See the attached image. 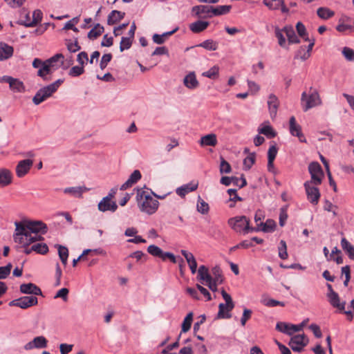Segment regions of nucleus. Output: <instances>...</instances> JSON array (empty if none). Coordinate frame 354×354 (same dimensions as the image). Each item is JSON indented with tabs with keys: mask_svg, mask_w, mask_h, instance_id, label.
<instances>
[{
	"mask_svg": "<svg viewBox=\"0 0 354 354\" xmlns=\"http://www.w3.org/2000/svg\"><path fill=\"white\" fill-rule=\"evenodd\" d=\"M15 231L13 239L15 243L22 245L23 247L29 246L44 238L39 233L44 234L47 232V225L40 221H16Z\"/></svg>",
	"mask_w": 354,
	"mask_h": 354,
	"instance_id": "obj_1",
	"label": "nucleus"
},
{
	"mask_svg": "<svg viewBox=\"0 0 354 354\" xmlns=\"http://www.w3.org/2000/svg\"><path fill=\"white\" fill-rule=\"evenodd\" d=\"M136 200L140 210L149 215L154 214L159 206V202L145 191L138 190Z\"/></svg>",
	"mask_w": 354,
	"mask_h": 354,
	"instance_id": "obj_2",
	"label": "nucleus"
},
{
	"mask_svg": "<svg viewBox=\"0 0 354 354\" xmlns=\"http://www.w3.org/2000/svg\"><path fill=\"white\" fill-rule=\"evenodd\" d=\"M228 225L236 232H243L246 234L251 232L252 227H250V221L245 216H237L228 219Z\"/></svg>",
	"mask_w": 354,
	"mask_h": 354,
	"instance_id": "obj_3",
	"label": "nucleus"
},
{
	"mask_svg": "<svg viewBox=\"0 0 354 354\" xmlns=\"http://www.w3.org/2000/svg\"><path fill=\"white\" fill-rule=\"evenodd\" d=\"M301 101L303 110L304 111H307L308 110L322 104L319 95L315 90L310 94H307L305 91L303 92L301 94Z\"/></svg>",
	"mask_w": 354,
	"mask_h": 354,
	"instance_id": "obj_4",
	"label": "nucleus"
},
{
	"mask_svg": "<svg viewBox=\"0 0 354 354\" xmlns=\"http://www.w3.org/2000/svg\"><path fill=\"white\" fill-rule=\"evenodd\" d=\"M308 200L313 205H317L320 198V192L314 182L306 181L304 184Z\"/></svg>",
	"mask_w": 354,
	"mask_h": 354,
	"instance_id": "obj_5",
	"label": "nucleus"
},
{
	"mask_svg": "<svg viewBox=\"0 0 354 354\" xmlns=\"http://www.w3.org/2000/svg\"><path fill=\"white\" fill-rule=\"evenodd\" d=\"M308 171L311 176L310 182H314L315 185H319L322 182L324 172L320 164L313 162L308 166Z\"/></svg>",
	"mask_w": 354,
	"mask_h": 354,
	"instance_id": "obj_6",
	"label": "nucleus"
},
{
	"mask_svg": "<svg viewBox=\"0 0 354 354\" xmlns=\"http://www.w3.org/2000/svg\"><path fill=\"white\" fill-rule=\"evenodd\" d=\"M55 92L56 91H55L50 84L45 86L37 91L32 97V102L35 105H39L48 97H51Z\"/></svg>",
	"mask_w": 354,
	"mask_h": 354,
	"instance_id": "obj_7",
	"label": "nucleus"
},
{
	"mask_svg": "<svg viewBox=\"0 0 354 354\" xmlns=\"http://www.w3.org/2000/svg\"><path fill=\"white\" fill-rule=\"evenodd\" d=\"M0 82L8 83L10 90L13 92L24 93L26 91V87L23 82L19 79L14 78L11 76L4 75L0 77Z\"/></svg>",
	"mask_w": 354,
	"mask_h": 354,
	"instance_id": "obj_8",
	"label": "nucleus"
},
{
	"mask_svg": "<svg viewBox=\"0 0 354 354\" xmlns=\"http://www.w3.org/2000/svg\"><path fill=\"white\" fill-rule=\"evenodd\" d=\"M38 299L35 296H24L14 299L9 303L10 306H17L22 309H26L37 304Z\"/></svg>",
	"mask_w": 354,
	"mask_h": 354,
	"instance_id": "obj_9",
	"label": "nucleus"
},
{
	"mask_svg": "<svg viewBox=\"0 0 354 354\" xmlns=\"http://www.w3.org/2000/svg\"><path fill=\"white\" fill-rule=\"evenodd\" d=\"M308 342L307 337L303 335H296L291 337L289 346L293 351L300 352Z\"/></svg>",
	"mask_w": 354,
	"mask_h": 354,
	"instance_id": "obj_10",
	"label": "nucleus"
},
{
	"mask_svg": "<svg viewBox=\"0 0 354 354\" xmlns=\"http://www.w3.org/2000/svg\"><path fill=\"white\" fill-rule=\"evenodd\" d=\"M290 133L292 136H297L301 142H306V140L301 132V127L296 122L294 116H291L289 120Z\"/></svg>",
	"mask_w": 354,
	"mask_h": 354,
	"instance_id": "obj_11",
	"label": "nucleus"
},
{
	"mask_svg": "<svg viewBox=\"0 0 354 354\" xmlns=\"http://www.w3.org/2000/svg\"><path fill=\"white\" fill-rule=\"evenodd\" d=\"M192 12L199 18L212 17V6H195L192 7Z\"/></svg>",
	"mask_w": 354,
	"mask_h": 354,
	"instance_id": "obj_12",
	"label": "nucleus"
},
{
	"mask_svg": "<svg viewBox=\"0 0 354 354\" xmlns=\"http://www.w3.org/2000/svg\"><path fill=\"white\" fill-rule=\"evenodd\" d=\"M48 341L44 336L35 337L32 341L28 342L24 348L27 351L33 348H45L47 347Z\"/></svg>",
	"mask_w": 354,
	"mask_h": 354,
	"instance_id": "obj_13",
	"label": "nucleus"
},
{
	"mask_svg": "<svg viewBox=\"0 0 354 354\" xmlns=\"http://www.w3.org/2000/svg\"><path fill=\"white\" fill-rule=\"evenodd\" d=\"M33 165V160L25 159L18 162L16 167V174L19 178L24 176L30 171Z\"/></svg>",
	"mask_w": 354,
	"mask_h": 354,
	"instance_id": "obj_14",
	"label": "nucleus"
},
{
	"mask_svg": "<svg viewBox=\"0 0 354 354\" xmlns=\"http://www.w3.org/2000/svg\"><path fill=\"white\" fill-rule=\"evenodd\" d=\"M98 209L100 212H114L118 209V205L115 201H113L108 198H103L97 205Z\"/></svg>",
	"mask_w": 354,
	"mask_h": 354,
	"instance_id": "obj_15",
	"label": "nucleus"
},
{
	"mask_svg": "<svg viewBox=\"0 0 354 354\" xmlns=\"http://www.w3.org/2000/svg\"><path fill=\"white\" fill-rule=\"evenodd\" d=\"M263 3L271 10L281 8L283 13H288L289 9L285 6L283 0H263Z\"/></svg>",
	"mask_w": 354,
	"mask_h": 354,
	"instance_id": "obj_16",
	"label": "nucleus"
},
{
	"mask_svg": "<svg viewBox=\"0 0 354 354\" xmlns=\"http://www.w3.org/2000/svg\"><path fill=\"white\" fill-rule=\"evenodd\" d=\"M20 291L23 294L41 295V289L32 283H23L20 286Z\"/></svg>",
	"mask_w": 354,
	"mask_h": 354,
	"instance_id": "obj_17",
	"label": "nucleus"
},
{
	"mask_svg": "<svg viewBox=\"0 0 354 354\" xmlns=\"http://www.w3.org/2000/svg\"><path fill=\"white\" fill-rule=\"evenodd\" d=\"M183 84L189 89L194 90L198 87L199 82L194 71L189 72L183 79Z\"/></svg>",
	"mask_w": 354,
	"mask_h": 354,
	"instance_id": "obj_18",
	"label": "nucleus"
},
{
	"mask_svg": "<svg viewBox=\"0 0 354 354\" xmlns=\"http://www.w3.org/2000/svg\"><path fill=\"white\" fill-rule=\"evenodd\" d=\"M142 177L141 173L139 170L136 169L133 171L129 178L125 183H124L121 187L120 190H126L129 187H131L133 185L136 184Z\"/></svg>",
	"mask_w": 354,
	"mask_h": 354,
	"instance_id": "obj_19",
	"label": "nucleus"
},
{
	"mask_svg": "<svg viewBox=\"0 0 354 354\" xmlns=\"http://www.w3.org/2000/svg\"><path fill=\"white\" fill-rule=\"evenodd\" d=\"M88 190L85 186H77V187H66L63 189V192L66 194H69L75 198H82L84 192Z\"/></svg>",
	"mask_w": 354,
	"mask_h": 354,
	"instance_id": "obj_20",
	"label": "nucleus"
},
{
	"mask_svg": "<svg viewBox=\"0 0 354 354\" xmlns=\"http://www.w3.org/2000/svg\"><path fill=\"white\" fill-rule=\"evenodd\" d=\"M13 47L5 42H0V62L8 59L13 55Z\"/></svg>",
	"mask_w": 354,
	"mask_h": 354,
	"instance_id": "obj_21",
	"label": "nucleus"
},
{
	"mask_svg": "<svg viewBox=\"0 0 354 354\" xmlns=\"http://www.w3.org/2000/svg\"><path fill=\"white\" fill-rule=\"evenodd\" d=\"M279 105L278 97L274 94H270L268 97V106L271 118H274L277 115Z\"/></svg>",
	"mask_w": 354,
	"mask_h": 354,
	"instance_id": "obj_22",
	"label": "nucleus"
},
{
	"mask_svg": "<svg viewBox=\"0 0 354 354\" xmlns=\"http://www.w3.org/2000/svg\"><path fill=\"white\" fill-rule=\"evenodd\" d=\"M42 17V12L40 10L37 9L32 12V19L31 21L20 22L19 24L25 26L26 27H34L41 21Z\"/></svg>",
	"mask_w": 354,
	"mask_h": 354,
	"instance_id": "obj_23",
	"label": "nucleus"
},
{
	"mask_svg": "<svg viewBox=\"0 0 354 354\" xmlns=\"http://www.w3.org/2000/svg\"><path fill=\"white\" fill-rule=\"evenodd\" d=\"M209 23L206 21L198 20L189 24V30L194 33H199L204 31L209 26Z\"/></svg>",
	"mask_w": 354,
	"mask_h": 354,
	"instance_id": "obj_24",
	"label": "nucleus"
},
{
	"mask_svg": "<svg viewBox=\"0 0 354 354\" xmlns=\"http://www.w3.org/2000/svg\"><path fill=\"white\" fill-rule=\"evenodd\" d=\"M198 279L202 283L209 282L212 278L209 272V269L205 266H201L198 270Z\"/></svg>",
	"mask_w": 354,
	"mask_h": 354,
	"instance_id": "obj_25",
	"label": "nucleus"
},
{
	"mask_svg": "<svg viewBox=\"0 0 354 354\" xmlns=\"http://www.w3.org/2000/svg\"><path fill=\"white\" fill-rule=\"evenodd\" d=\"M328 297L330 304L335 308H338L339 310H344L345 302L340 303L339 297L337 292H332V293H328Z\"/></svg>",
	"mask_w": 354,
	"mask_h": 354,
	"instance_id": "obj_26",
	"label": "nucleus"
},
{
	"mask_svg": "<svg viewBox=\"0 0 354 354\" xmlns=\"http://www.w3.org/2000/svg\"><path fill=\"white\" fill-rule=\"evenodd\" d=\"M276 228V223L272 219H268L263 224V227H254L251 229L252 232H263L265 233L272 232Z\"/></svg>",
	"mask_w": 354,
	"mask_h": 354,
	"instance_id": "obj_27",
	"label": "nucleus"
},
{
	"mask_svg": "<svg viewBox=\"0 0 354 354\" xmlns=\"http://www.w3.org/2000/svg\"><path fill=\"white\" fill-rule=\"evenodd\" d=\"M125 13L116 10H112L107 18V24L109 25H113L124 17Z\"/></svg>",
	"mask_w": 354,
	"mask_h": 354,
	"instance_id": "obj_28",
	"label": "nucleus"
},
{
	"mask_svg": "<svg viewBox=\"0 0 354 354\" xmlns=\"http://www.w3.org/2000/svg\"><path fill=\"white\" fill-rule=\"evenodd\" d=\"M12 173L7 169H0V186L5 187L12 183Z\"/></svg>",
	"mask_w": 354,
	"mask_h": 354,
	"instance_id": "obj_29",
	"label": "nucleus"
},
{
	"mask_svg": "<svg viewBox=\"0 0 354 354\" xmlns=\"http://www.w3.org/2000/svg\"><path fill=\"white\" fill-rule=\"evenodd\" d=\"M284 33L286 34L289 44H298L300 40L296 35L294 28L290 26L283 27Z\"/></svg>",
	"mask_w": 354,
	"mask_h": 354,
	"instance_id": "obj_30",
	"label": "nucleus"
},
{
	"mask_svg": "<svg viewBox=\"0 0 354 354\" xmlns=\"http://www.w3.org/2000/svg\"><path fill=\"white\" fill-rule=\"evenodd\" d=\"M341 246L348 258L354 261V246L346 238L342 239Z\"/></svg>",
	"mask_w": 354,
	"mask_h": 354,
	"instance_id": "obj_31",
	"label": "nucleus"
},
{
	"mask_svg": "<svg viewBox=\"0 0 354 354\" xmlns=\"http://www.w3.org/2000/svg\"><path fill=\"white\" fill-rule=\"evenodd\" d=\"M55 70V68H53L49 65L46 64L38 70L37 75L41 77L44 81H49L50 78L48 75H51Z\"/></svg>",
	"mask_w": 354,
	"mask_h": 354,
	"instance_id": "obj_32",
	"label": "nucleus"
},
{
	"mask_svg": "<svg viewBox=\"0 0 354 354\" xmlns=\"http://www.w3.org/2000/svg\"><path fill=\"white\" fill-rule=\"evenodd\" d=\"M178 30V28L176 27V28H174L173 30L171 31H168V32H164L163 34L162 35H158V34H154L153 35V41L157 44H163L166 39L173 35L174 33H175L177 30Z\"/></svg>",
	"mask_w": 354,
	"mask_h": 354,
	"instance_id": "obj_33",
	"label": "nucleus"
},
{
	"mask_svg": "<svg viewBox=\"0 0 354 354\" xmlns=\"http://www.w3.org/2000/svg\"><path fill=\"white\" fill-rule=\"evenodd\" d=\"M216 144V136L214 133L205 135L201 138V145H202L214 147Z\"/></svg>",
	"mask_w": 354,
	"mask_h": 354,
	"instance_id": "obj_34",
	"label": "nucleus"
},
{
	"mask_svg": "<svg viewBox=\"0 0 354 354\" xmlns=\"http://www.w3.org/2000/svg\"><path fill=\"white\" fill-rule=\"evenodd\" d=\"M197 189V185L186 184L176 189V194L183 197L188 193Z\"/></svg>",
	"mask_w": 354,
	"mask_h": 354,
	"instance_id": "obj_35",
	"label": "nucleus"
},
{
	"mask_svg": "<svg viewBox=\"0 0 354 354\" xmlns=\"http://www.w3.org/2000/svg\"><path fill=\"white\" fill-rule=\"evenodd\" d=\"M318 17L322 19L326 20L335 15L334 11L326 7H320L317 10Z\"/></svg>",
	"mask_w": 354,
	"mask_h": 354,
	"instance_id": "obj_36",
	"label": "nucleus"
},
{
	"mask_svg": "<svg viewBox=\"0 0 354 354\" xmlns=\"http://www.w3.org/2000/svg\"><path fill=\"white\" fill-rule=\"evenodd\" d=\"M64 57L62 53H57L50 58L46 60V64L53 68H57L56 63L60 61V65L64 63Z\"/></svg>",
	"mask_w": 354,
	"mask_h": 354,
	"instance_id": "obj_37",
	"label": "nucleus"
},
{
	"mask_svg": "<svg viewBox=\"0 0 354 354\" xmlns=\"http://www.w3.org/2000/svg\"><path fill=\"white\" fill-rule=\"evenodd\" d=\"M232 8L231 6H218L216 7L212 6V16H218L228 13Z\"/></svg>",
	"mask_w": 354,
	"mask_h": 354,
	"instance_id": "obj_38",
	"label": "nucleus"
},
{
	"mask_svg": "<svg viewBox=\"0 0 354 354\" xmlns=\"http://www.w3.org/2000/svg\"><path fill=\"white\" fill-rule=\"evenodd\" d=\"M104 30V28L100 24H97L88 33L90 39H95L98 37Z\"/></svg>",
	"mask_w": 354,
	"mask_h": 354,
	"instance_id": "obj_39",
	"label": "nucleus"
},
{
	"mask_svg": "<svg viewBox=\"0 0 354 354\" xmlns=\"http://www.w3.org/2000/svg\"><path fill=\"white\" fill-rule=\"evenodd\" d=\"M196 46L202 47L207 50H216L218 48V43L213 39H206Z\"/></svg>",
	"mask_w": 354,
	"mask_h": 354,
	"instance_id": "obj_40",
	"label": "nucleus"
},
{
	"mask_svg": "<svg viewBox=\"0 0 354 354\" xmlns=\"http://www.w3.org/2000/svg\"><path fill=\"white\" fill-rule=\"evenodd\" d=\"M147 252L149 254L155 257H159L162 260L165 252L157 245H151L147 248Z\"/></svg>",
	"mask_w": 354,
	"mask_h": 354,
	"instance_id": "obj_41",
	"label": "nucleus"
},
{
	"mask_svg": "<svg viewBox=\"0 0 354 354\" xmlns=\"http://www.w3.org/2000/svg\"><path fill=\"white\" fill-rule=\"evenodd\" d=\"M276 329L288 335H292V331H291V324L282 322H277L276 324Z\"/></svg>",
	"mask_w": 354,
	"mask_h": 354,
	"instance_id": "obj_42",
	"label": "nucleus"
},
{
	"mask_svg": "<svg viewBox=\"0 0 354 354\" xmlns=\"http://www.w3.org/2000/svg\"><path fill=\"white\" fill-rule=\"evenodd\" d=\"M31 250L40 254H46L48 252V247L44 243H36L31 246Z\"/></svg>",
	"mask_w": 354,
	"mask_h": 354,
	"instance_id": "obj_43",
	"label": "nucleus"
},
{
	"mask_svg": "<svg viewBox=\"0 0 354 354\" xmlns=\"http://www.w3.org/2000/svg\"><path fill=\"white\" fill-rule=\"evenodd\" d=\"M57 246L58 248V254H59V259H60L62 263L64 265H66L68 257V248L65 246L60 245H57Z\"/></svg>",
	"mask_w": 354,
	"mask_h": 354,
	"instance_id": "obj_44",
	"label": "nucleus"
},
{
	"mask_svg": "<svg viewBox=\"0 0 354 354\" xmlns=\"http://www.w3.org/2000/svg\"><path fill=\"white\" fill-rule=\"evenodd\" d=\"M283 32H284L283 28L282 29H280L278 27L275 28L274 33H275L276 37L278 39L279 45L281 47L285 48L286 44V38L283 35Z\"/></svg>",
	"mask_w": 354,
	"mask_h": 354,
	"instance_id": "obj_45",
	"label": "nucleus"
},
{
	"mask_svg": "<svg viewBox=\"0 0 354 354\" xmlns=\"http://www.w3.org/2000/svg\"><path fill=\"white\" fill-rule=\"evenodd\" d=\"M192 320H193V313L191 312L187 315V316L185 317V319L183 322V324H182V332L183 333H186L190 329L192 323Z\"/></svg>",
	"mask_w": 354,
	"mask_h": 354,
	"instance_id": "obj_46",
	"label": "nucleus"
},
{
	"mask_svg": "<svg viewBox=\"0 0 354 354\" xmlns=\"http://www.w3.org/2000/svg\"><path fill=\"white\" fill-rule=\"evenodd\" d=\"M219 67L218 66H214L208 71H205L202 73L203 77H208L209 79L214 80L218 76Z\"/></svg>",
	"mask_w": 354,
	"mask_h": 354,
	"instance_id": "obj_47",
	"label": "nucleus"
},
{
	"mask_svg": "<svg viewBox=\"0 0 354 354\" xmlns=\"http://www.w3.org/2000/svg\"><path fill=\"white\" fill-rule=\"evenodd\" d=\"M261 303L264 306H268V307H274L277 306H285L284 302L279 301L275 300L274 299L268 298V297L263 298L261 299Z\"/></svg>",
	"mask_w": 354,
	"mask_h": 354,
	"instance_id": "obj_48",
	"label": "nucleus"
},
{
	"mask_svg": "<svg viewBox=\"0 0 354 354\" xmlns=\"http://www.w3.org/2000/svg\"><path fill=\"white\" fill-rule=\"evenodd\" d=\"M221 295L227 304V311L230 312L234 308V304L232 299L231 296L227 293L224 289L221 291Z\"/></svg>",
	"mask_w": 354,
	"mask_h": 354,
	"instance_id": "obj_49",
	"label": "nucleus"
},
{
	"mask_svg": "<svg viewBox=\"0 0 354 354\" xmlns=\"http://www.w3.org/2000/svg\"><path fill=\"white\" fill-rule=\"evenodd\" d=\"M213 281L216 283H222L223 281L222 272L218 266H215L212 269Z\"/></svg>",
	"mask_w": 354,
	"mask_h": 354,
	"instance_id": "obj_50",
	"label": "nucleus"
},
{
	"mask_svg": "<svg viewBox=\"0 0 354 354\" xmlns=\"http://www.w3.org/2000/svg\"><path fill=\"white\" fill-rule=\"evenodd\" d=\"M66 45L67 46V49L71 53H75L81 48L78 44L77 38H75L74 41H72L71 39L66 40Z\"/></svg>",
	"mask_w": 354,
	"mask_h": 354,
	"instance_id": "obj_51",
	"label": "nucleus"
},
{
	"mask_svg": "<svg viewBox=\"0 0 354 354\" xmlns=\"http://www.w3.org/2000/svg\"><path fill=\"white\" fill-rule=\"evenodd\" d=\"M296 29L299 35L305 41H310L305 26L300 21L297 22Z\"/></svg>",
	"mask_w": 354,
	"mask_h": 354,
	"instance_id": "obj_52",
	"label": "nucleus"
},
{
	"mask_svg": "<svg viewBox=\"0 0 354 354\" xmlns=\"http://www.w3.org/2000/svg\"><path fill=\"white\" fill-rule=\"evenodd\" d=\"M258 132L260 134H263L269 138L275 137L276 133L273 131L272 128L270 125L264 126L258 129Z\"/></svg>",
	"mask_w": 354,
	"mask_h": 354,
	"instance_id": "obj_53",
	"label": "nucleus"
},
{
	"mask_svg": "<svg viewBox=\"0 0 354 354\" xmlns=\"http://www.w3.org/2000/svg\"><path fill=\"white\" fill-rule=\"evenodd\" d=\"M279 250V257L281 259H286L288 257V252H287V245L286 243L283 240H281L279 246L278 248Z\"/></svg>",
	"mask_w": 354,
	"mask_h": 354,
	"instance_id": "obj_54",
	"label": "nucleus"
},
{
	"mask_svg": "<svg viewBox=\"0 0 354 354\" xmlns=\"http://www.w3.org/2000/svg\"><path fill=\"white\" fill-rule=\"evenodd\" d=\"M197 207V210L200 213H201L203 214H207L208 212H209V207L208 203H207L205 201H204L200 197H199V199L198 201L197 207Z\"/></svg>",
	"mask_w": 354,
	"mask_h": 354,
	"instance_id": "obj_55",
	"label": "nucleus"
},
{
	"mask_svg": "<svg viewBox=\"0 0 354 354\" xmlns=\"http://www.w3.org/2000/svg\"><path fill=\"white\" fill-rule=\"evenodd\" d=\"M255 162V153H250L244 160H243V167L245 170H249Z\"/></svg>",
	"mask_w": 354,
	"mask_h": 354,
	"instance_id": "obj_56",
	"label": "nucleus"
},
{
	"mask_svg": "<svg viewBox=\"0 0 354 354\" xmlns=\"http://www.w3.org/2000/svg\"><path fill=\"white\" fill-rule=\"evenodd\" d=\"M219 170L221 174H229L232 171L231 165L223 157H221Z\"/></svg>",
	"mask_w": 354,
	"mask_h": 354,
	"instance_id": "obj_57",
	"label": "nucleus"
},
{
	"mask_svg": "<svg viewBox=\"0 0 354 354\" xmlns=\"http://www.w3.org/2000/svg\"><path fill=\"white\" fill-rule=\"evenodd\" d=\"M132 39L129 37H122L120 41V50L121 52L131 48Z\"/></svg>",
	"mask_w": 354,
	"mask_h": 354,
	"instance_id": "obj_58",
	"label": "nucleus"
},
{
	"mask_svg": "<svg viewBox=\"0 0 354 354\" xmlns=\"http://www.w3.org/2000/svg\"><path fill=\"white\" fill-rule=\"evenodd\" d=\"M227 311V304H220L218 306V317L219 318H230L231 315Z\"/></svg>",
	"mask_w": 354,
	"mask_h": 354,
	"instance_id": "obj_59",
	"label": "nucleus"
},
{
	"mask_svg": "<svg viewBox=\"0 0 354 354\" xmlns=\"http://www.w3.org/2000/svg\"><path fill=\"white\" fill-rule=\"evenodd\" d=\"M12 267V266L10 263L7 264L6 266L0 267V279H5L9 276Z\"/></svg>",
	"mask_w": 354,
	"mask_h": 354,
	"instance_id": "obj_60",
	"label": "nucleus"
},
{
	"mask_svg": "<svg viewBox=\"0 0 354 354\" xmlns=\"http://www.w3.org/2000/svg\"><path fill=\"white\" fill-rule=\"evenodd\" d=\"M84 72L83 66H73L69 71V75L72 77H77L83 74Z\"/></svg>",
	"mask_w": 354,
	"mask_h": 354,
	"instance_id": "obj_61",
	"label": "nucleus"
},
{
	"mask_svg": "<svg viewBox=\"0 0 354 354\" xmlns=\"http://www.w3.org/2000/svg\"><path fill=\"white\" fill-rule=\"evenodd\" d=\"M112 59V55L111 53H106L102 55L100 63V68L102 70H104L108 65V64L111 62Z\"/></svg>",
	"mask_w": 354,
	"mask_h": 354,
	"instance_id": "obj_62",
	"label": "nucleus"
},
{
	"mask_svg": "<svg viewBox=\"0 0 354 354\" xmlns=\"http://www.w3.org/2000/svg\"><path fill=\"white\" fill-rule=\"evenodd\" d=\"M342 54L349 62H354V50L348 47H344L342 49Z\"/></svg>",
	"mask_w": 354,
	"mask_h": 354,
	"instance_id": "obj_63",
	"label": "nucleus"
},
{
	"mask_svg": "<svg viewBox=\"0 0 354 354\" xmlns=\"http://www.w3.org/2000/svg\"><path fill=\"white\" fill-rule=\"evenodd\" d=\"M68 292L69 290L68 288H62L57 292L56 295L54 296V298H62L63 301H66L68 300Z\"/></svg>",
	"mask_w": 354,
	"mask_h": 354,
	"instance_id": "obj_64",
	"label": "nucleus"
}]
</instances>
